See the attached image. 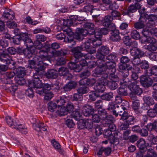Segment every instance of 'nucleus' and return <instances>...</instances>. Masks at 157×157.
Instances as JSON below:
<instances>
[{"mask_svg": "<svg viewBox=\"0 0 157 157\" xmlns=\"http://www.w3.org/2000/svg\"><path fill=\"white\" fill-rule=\"evenodd\" d=\"M46 76L49 79H56L58 76L57 71L53 69H50L47 72Z\"/></svg>", "mask_w": 157, "mask_h": 157, "instance_id": "bb28decb", "label": "nucleus"}, {"mask_svg": "<svg viewBox=\"0 0 157 157\" xmlns=\"http://www.w3.org/2000/svg\"><path fill=\"white\" fill-rule=\"evenodd\" d=\"M50 32L51 29L49 28L45 27L36 29L33 30V33L34 34L43 32H44L46 33H49Z\"/></svg>", "mask_w": 157, "mask_h": 157, "instance_id": "a18cd8bd", "label": "nucleus"}, {"mask_svg": "<svg viewBox=\"0 0 157 157\" xmlns=\"http://www.w3.org/2000/svg\"><path fill=\"white\" fill-rule=\"evenodd\" d=\"M98 65L97 67H100L106 69L107 70H109V69L111 67V71L114 72L115 71L114 66H116L115 63L112 62H105L104 59L97 60V62Z\"/></svg>", "mask_w": 157, "mask_h": 157, "instance_id": "0eeeda50", "label": "nucleus"}, {"mask_svg": "<svg viewBox=\"0 0 157 157\" xmlns=\"http://www.w3.org/2000/svg\"><path fill=\"white\" fill-rule=\"evenodd\" d=\"M41 89H42L41 90L42 93L41 94L40 93V92L37 93V94L40 95H44V93L49 92V91L50 89H52L51 84H49L48 83L44 84V85H43Z\"/></svg>", "mask_w": 157, "mask_h": 157, "instance_id": "79ce46f5", "label": "nucleus"}, {"mask_svg": "<svg viewBox=\"0 0 157 157\" xmlns=\"http://www.w3.org/2000/svg\"><path fill=\"white\" fill-rule=\"evenodd\" d=\"M105 87L103 85H102L98 82L96 83V85L94 86V89L97 92L102 93L105 89Z\"/></svg>", "mask_w": 157, "mask_h": 157, "instance_id": "37998d69", "label": "nucleus"}, {"mask_svg": "<svg viewBox=\"0 0 157 157\" xmlns=\"http://www.w3.org/2000/svg\"><path fill=\"white\" fill-rule=\"evenodd\" d=\"M57 106L56 103L52 101H50L48 104V109L50 112H53L56 109Z\"/></svg>", "mask_w": 157, "mask_h": 157, "instance_id": "13d9d810", "label": "nucleus"}, {"mask_svg": "<svg viewBox=\"0 0 157 157\" xmlns=\"http://www.w3.org/2000/svg\"><path fill=\"white\" fill-rule=\"evenodd\" d=\"M89 88L86 86H82L78 88L77 90L78 92L81 94H86L89 92Z\"/></svg>", "mask_w": 157, "mask_h": 157, "instance_id": "3c124183", "label": "nucleus"}, {"mask_svg": "<svg viewBox=\"0 0 157 157\" xmlns=\"http://www.w3.org/2000/svg\"><path fill=\"white\" fill-rule=\"evenodd\" d=\"M68 51L65 49H61L60 51L56 52V54L59 56L57 59V64L58 65H62L65 64L66 62V60L64 57H63L62 56H64L67 54Z\"/></svg>", "mask_w": 157, "mask_h": 157, "instance_id": "1a4fd4ad", "label": "nucleus"}, {"mask_svg": "<svg viewBox=\"0 0 157 157\" xmlns=\"http://www.w3.org/2000/svg\"><path fill=\"white\" fill-rule=\"evenodd\" d=\"M117 81H110L108 84V86L110 89L114 90L117 89L118 86V84L117 83Z\"/></svg>", "mask_w": 157, "mask_h": 157, "instance_id": "680f3d73", "label": "nucleus"}, {"mask_svg": "<svg viewBox=\"0 0 157 157\" xmlns=\"http://www.w3.org/2000/svg\"><path fill=\"white\" fill-rule=\"evenodd\" d=\"M131 70L127 69L119 71L121 73V75L123 77V84L124 85H128V82H129V80L127 78L129 75V71Z\"/></svg>", "mask_w": 157, "mask_h": 157, "instance_id": "412c9836", "label": "nucleus"}, {"mask_svg": "<svg viewBox=\"0 0 157 157\" xmlns=\"http://www.w3.org/2000/svg\"><path fill=\"white\" fill-rule=\"evenodd\" d=\"M144 74L147 76L157 75V66L153 65L148 70L144 71Z\"/></svg>", "mask_w": 157, "mask_h": 157, "instance_id": "a878e982", "label": "nucleus"}, {"mask_svg": "<svg viewBox=\"0 0 157 157\" xmlns=\"http://www.w3.org/2000/svg\"><path fill=\"white\" fill-rule=\"evenodd\" d=\"M113 119L114 118L112 115H108L101 120L102 121L103 125L106 127L109 124L112 123L113 122Z\"/></svg>", "mask_w": 157, "mask_h": 157, "instance_id": "e433bc0d", "label": "nucleus"}, {"mask_svg": "<svg viewBox=\"0 0 157 157\" xmlns=\"http://www.w3.org/2000/svg\"><path fill=\"white\" fill-rule=\"evenodd\" d=\"M132 67L128 64H125L120 63L119 64L118 71H119L127 69L132 70Z\"/></svg>", "mask_w": 157, "mask_h": 157, "instance_id": "09e8293b", "label": "nucleus"}, {"mask_svg": "<svg viewBox=\"0 0 157 157\" xmlns=\"http://www.w3.org/2000/svg\"><path fill=\"white\" fill-rule=\"evenodd\" d=\"M114 135L112 136L110 138V144H113V146L114 147L115 146L119 145L120 146H122L119 144V142L118 139L120 138L122 136L121 134L119 132H115L114 133Z\"/></svg>", "mask_w": 157, "mask_h": 157, "instance_id": "4468645a", "label": "nucleus"}, {"mask_svg": "<svg viewBox=\"0 0 157 157\" xmlns=\"http://www.w3.org/2000/svg\"><path fill=\"white\" fill-rule=\"evenodd\" d=\"M21 41H23L27 47H30L33 45V42L29 38L28 34L25 33H21L19 35Z\"/></svg>", "mask_w": 157, "mask_h": 157, "instance_id": "ddd939ff", "label": "nucleus"}, {"mask_svg": "<svg viewBox=\"0 0 157 157\" xmlns=\"http://www.w3.org/2000/svg\"><path fill=\"white\" fill-rule=\"evenodd\" d=\"M128 125H132L136 122V121L134 117L129 115L128 118L125 120Z\"/></svg>", "mask_w": 157, "mask_h": 157, "instance_id": "0e129e2a", "label": "nucleus"}, {"mask_svg": "<svg viewBox=\"0 0 157 157\" xmlns=\"http://www.w3.org/2000/svg\"><path fill=\"white\" fill-rule=\"evenodd\" d=\"M142 34L145 37H148L150 34L157 36V29L153 28L152 29H148L147 31L144 30L142 31Z\"/></svg>", "mask_w": 157, "mask_h": 157, "instance_id": "c756f323", "label": "nucleus"}, {"mask_svg": "<svg viewBox=\"0 0 157 157\" xmlns=\"http://www.w3.org/2000/svg\"><path fill=\"white\" fill-rule=\"evenodd\" d=\"M144 41V42L150 43L146 48L149 51L151 52L156 51L157 49V44L156 40L153 37H149Z\"/></svg>", "mask_w": 157, "mask_h": 157, "instance_id": "6e6552de", "label": "nucleus"}, {"mask_svg": "<svg viewBox=\"0 0 157 157\" xmlns=\"http://www.w3.org/2000/svg\"><path fill=\"white\" fill-rule=\"evenodd\" d=\"M86 51L89 54L85 55L84 58L86 60L94 59V57L91 54H94L96 52V48L94 47H90Z\"/></svg>", "mask_w": 157, "mask_h": 157, "instance_id": "72a5a7b5", "label": "nucleus"}, {"mask_svg": "<svg viewBox=\"0 0 157 157\" xmlns=\"http://www.w3.org/2000/svg\"><path fill=\"white\" fill-rule=\"evenodd\" d=\"M83 49V48L82 46H77L71 49V51L75 58V62H78L79 59L83 57L84 58L85 55L81 52Z\"/></svg>", "mask_w": 157, "mask_h": 157, "instance_id": "39448f33", "label": "nucleus"}, {"mask_svg": "<svg viewBox=\"0 0 157 157\" xmlns=\"http://www.w3.org/2000/svg\"><path fill=\"white\" fill-rule=\"evenodd\" d=\"M15 75L13 72H7L2 75L1 79V81L5 84H11L12 83V81L11 79L13 78Z\"/></svg>", "mask_w": 157, "mask_h": 157, "instance_id": "9b49d317", "label": "nucleus"}, {"mask_svg": "<svg viewBox=\"0 0 157 157\" xmlns=\"http://www.w3.org/2000/svg\"><path fill=\"white\" fill-rule=\"evenodd\" d=\"M58 72L60 76H69L70 73L68 69L65 67H62L58 70Z\"/></svg>", "mask_w": 157, "mask_h": 157, "instance_id": "58836bf2", "label": "nucleus"}, {"mask_svg": "<svg viewBox=\"0 0 157 157\" xmlns=\"http://www.w3.org/2000/svg\"><path fill=\"white\" fill-rule=\"evenodd\" d=\"M143 100L144 103L148 106L152 105L154 103V100L150 97L144 96L143 97Z\"/></svg>", "mask_w": 157, "mask_h": 157, "instance_id": "603ef678", "label": "nucleus"}, {"mask_svg": "<svg viewBox=\"0 0 157 157\" xmlns=\"http://www.w3.org/2000/svg\"><path fill=\"white\" fill-rule=\"evenodd\" d=\"M98 50L106 55L109 54L110 51L109 48L106 46H101L98 48Z\"/></svg>", "mask_w": 157, "mask_h": 157, "instance_id": "6e6d98bb", "label": "nucleus"}, {"mask_svg": "<svg viewBox=\"0 0 157 157\" xmlns=\"http://www.w3.org/2000/svg\"><path fill=\"white\" fill-rule=\"evenodd\" d=\"M102 2L103 4L105 5H109V7L111 10L117 9L118 7L116 3H114L111 4L112 3V0H102Z\"/></svg>", "mask_w": 157, "mask_h": 157, "instance_id": "49530a36", "label": "nucleus"}, {"mask_svg": "<svg viewBox=\"0 0 157 157\" xmlns=\"http://www.w3.org/2000/svg\"><path fill=\"white\" fill-rule=\"evenodd\" d=\"M108 70L97 67L95 69L93 75L95 77H98L101 75H104L105 73H107Z\"/></svg>", "mask_w": 157, "mask_h": 157, "instance_id": "4be33fe9", "label": "nucleus"}, {"mask_svg": "<svg viewBox=\"0 0 157 157\" xmlns=\"http://www.w3.org/2000/svg\"><path fill=\"white\" fill-rule=\"evenodd\" d=\"M110 40L113 42H119L121 39L119 31L117 29L110 33Z\"/></svg>", "mask_w": 157, "mask_h": 157, "instance_id": "6ab92c4d", "label": "nucleus"}, {"mask_svg": "<svg viewBox=\"0 0 157 157\" xmlns=\"http://www.w3.org/2000/svg\"><path fill=\"white\" fill-rule=\"evenodd\" d=\"M16 72L20 77H23L25 75V70L24 67H20L17 68Z\"/></svg>", "mask_w": 157, "mask_h": 157, "instance_id": "8fccbe9b", "label": "nucleus"}, {"mask_svg": "<svg viewBox=\"0 0 157 157\" xmlns=\"http://www.w3.org/2000/svg\"><path fill=\"white\" fill-rule=\"evenodd\" d=\"M14 126L13 128L18 130L22 134L25 135L27 133L26 128L24 125L17 122Z\"/></svg>", "mask_w": 157, "mask_h": 157, "instance_id": "cd10ccee", "label": "nucleus"}, {"mask_svg": "<svg viewBox=\"0 0 157 157\" xmlns=\"http://www.w3.org/2000/svg\"><path fill=\"white\" fill-rule=\"evenodd\" d=\"M150 76L145 74V75H142L140 77V83L145 87L148 88L152 85V79Z\"/></svg>", "mask_w": 157, "mask_h": 157, "instance_id": "9d476101", "label": "nucleus"}, {"mask_svg": "<svg viewBox=\"0 0 157 157\" xmlns=\"http://www.w3.org/2000/svg\"><path fill=\"white\" fill-rule=\"evenodd\" d=\"M33 126L35 130L39 132L42 131H46L47 130V127L44 123L40 121H37L36 123H33Z\"/></svg>", "mask_w": 157, "mask_h": 157, "instance_id": "f3484780", "label": "nucleus"}, {"mask_svg": "<svg viewBox=\"0 0 157 157\" xmlns=\"http://www.w3.org/2000/svg\"><path fill=\"white\" fill-rule=\"evenodd\" d=\"M35 58H36V57L34 56L32 59L28 60V66L31 68H34L35 70L36 73L40 74L41 71L44 70L45 67L44 66H43V69H38L39 68H38V66L40 67V65L39 64V61L37 59V60H35Z\"/></svg>", "mask_w": 157, "mask_h": 157, "instance_id": "423d86ee", "label": "nucleus"}, {"mask_svg": "<svg viewBox=\"0 0 157 157\" xmlns=\"http://www.w3.org/2000/svg\"><path fill=\"white\" fill-rule=\"evenodd\" d=\"M113 94L112 92H109L104 94L101 96V98L103 100L107 101L112 100V99L113 98Z\"/></svg>", "mask_w": 157, "mask_h": 157, "instance_id": "ea45409f", "label": "nucleus"}, {"mask_svg": "<svg viewBox=\"0 0 157 157\" xmlns=\"http://www.w3.org/2000/svg\"><path fill=\"white\" fill-rule=\"evenodd\" d=\"M38 51H36V55L34 56L36 58H35V60L38 59L39 61V64L40 66H38L39 69L43 68V66L45 67L48 65V63L50 62L49 59L48 57V53L47 52L44 50L39 49Z\"/></svg>", "mask_w": 157, "mask_h": 157, "instance_id": "7ed1b4c3", "label": "nucleus"}, {"mask_svg": "<svg viewBox=\"0 0 157 157\" xmlns=\"http://www.w3.org/2000/svg\"><path fill=\"white\" fill-rule=\"evenodd\" d=\"M82 114L86 117L92 115L94 112V109L93 107L90 105H85L82 107Z\"/></svg>", "mask_w": 157, "mask_h": 157, "instance_id": "dca6fc26", "label": "nucleus"}, {"mask_svg": "<svg viewBox=\"0 0 157 157\" xmlns=\"http://www.w3.org/2000/svg\"><path fill=\"white\" fill-rule=\"evenodd\" d=\"M124 43L127 46H132L133 44L137 45V43L135 41L132 42L131 38L129 36H125L123 39Z\"/></svg>", "mask_w": 157, "mask_h": 157, "instance_id": "a19ab883", "label": "nucleus"}, {"mask_svg": "<svg viewBox=\"0 0 157 157\" xmlns=\"http://www.w3.org/2000/svg\"><path fill=\"white\" fill-rule=\"evenodd\" d=\"M36 50V49H34L33 48H31L29 49L25 48L23 55L25 58H30L32 57L33 54H35Z\"/></svg>", "mask_w": 157, "mask_h": 157, "instance_id": "473e14b6", "label": "nucleus"}, {"mask_svg": "<svg viewBox=\"0 0 157 157\" xmlns=\"http://www.w3.org/2000/svg\"><path fill=\"white\" fill-rule=\"evenodd\" d=\"M0 60L6 64H10L13 61L9 55L5 53H2L0 55Z\"/></svg>", "mask_w": 157, "mask_h": 157, "instance_id": "aec40b11", "label": "nucleus"}, {"mask_svg": "<svg viewBox=\"0 0 157 157\" xmlns=\"http://www.w3.org/2000/svg\"><path fill=\"white\" fill-rule=\"evenodd\" d=\"M130 52L132 56L142 57L144 55V52L141 50L136 48H133L130 49Z\"/></svg>", "mask_w": 157, "mask_h": 157, "instance_id": "b1692460", "label": "nucleus"}, {"mask_svg": "<svg viewBox=\"0 0 157 157\" xmlns=\"http://www.w3.org/2000/svg\"><path fill=\"white\" fill-rule=\"evenodd\" d=\"M92 32L90 33L88 32L87 37H94L96 39L101 40L102 37L100 29H92Z\"/></svg>", "mask_w": 157, "mask_h": 157, "instance_id": "a211bd4d", "label": "nucleus"}, {"mask_svg": "<svg viewBox=\"0 0 157 157\" xmlns=\"http://www.w3.org/2000/svg\"><path fill=\"white\" fill-rule=\"evenodd\" d=\"M93 6L91 4L87 3L85 4L83 10L86 13L90 12L91 15H92L93 12H94L95 10L93 8Z\"/></svg>", "mask_w": 157, "mask_h": 157, "instance_id": "4c0bfd02", "label": "nucleus"}, {"mask_svg": "<svg viewBox=\"0 0 157 157\" xmlns=\"http://www.w3.org/2000/svg\"><path fill=\"white\" fill-rule=\"evenodd\" d=\"M147 154L144 157H156L157 154L152 149H149L147 152Z\"/></svg>", "mask_w": 157, "mask_h": 157, "instance_id": "774afa93", "label": "nucleus"}, {"mask_svg": "<svg viewBox=\"0 0 157 157\" xmlns=\"http://www.w3.org/2000/svg\"><path fill=\"white\" fill-rule=\"evenodd\" d=\"M82 78L79 81V83L81 85L92 86L95 82V81H94V82L91 81L90 79L86 78Z\"/></svg>", "mask_w": 157, "mask_h": 157, "instance_id": "f704fd0d", "label": "nucleus"}, {"mask_svg": "<svg viewBox=\"0 0 157 157\" xmlns=\"http://www.w3.org/2000/svg\"><path fill=\"white\" fill-rule=\"evenodd\" d=\"M77 83L74 81H71L65 84L61 89L65 92L70 91L72 89H74L77 86Z\"/></svg>", "mask_w": 157, "mask_h": 157, "instance_id": "5701e85b", "label": "nucleus"}, {"mask_svg": "<svg viewBox=\"0 0 157 157\" xmlns=\"http://www.w3.org/2000/svg\"><path fill=\"white\" fill-rule=\"evenodd\" d=\"M117 55L115 53L110 54L106 57V59L110 61L109 62L113 63H115V62L117 60Z\"/></svg>", "mask_w": 157, "mask_h": 157, "instance_id": "4d7b16f0", "label": "nucleus"}, {"mask_svg": "<svg viewBox=\"0 0 157 157\" xmlns=\"http://www.w3.org/2000/svg\"><path fill=\"white\" fill-rule=\"evenodd\" d=\"M109 75L107 73H105L102 75V76L99 78L98 79V82L104 86L108 85L109 81H108V78Z\"/></svg>", "mask_w": 157, "mask_h": 157, "instance_id": "c9c22d12", "label": "nucleus"}, {"mask_svg": "<svg viewBox=\"0 0 157 157\" xmlns=\"http://www.w3.org/2000/svg\"><path fill=\"white\" fill-rule=\"evenodd\" d=\"M112 132L109 129H107L104 130V136L105 138H107L108 139L109 141L110 144V138H112L113 135Z\"/></svg>", "mask_w": 157, "mask_h": 157, "instance_id": "e2e57ef3", "label": "nucleus"}, {"mask_svg": "<svg viewBox=\"0 0 157 157\" xmlns=\"http://www.w3.org/2000/svg\"><path fill=\"white\" fill-rule=\"evenodd\" d=\"M56 113L59 116H63L67 114L66 108L64 107H58Z\"/></svg>", "mask_w": 157, "mask_h": 157, "instance_id": "de8ad7c7", "label": "nucleus"}, {"mask_svg": "<svg viewBox=\"0 0 157 157\" xmlns=\"http://www.w3.org/2000/svg\"><path fill=\"white\" fill-rule=\"evenodd\" d=\"M140 4L138 3L130 5L128 8L124 7L121 10V12L124 15L130 16V14L136 12L141 8Z\"/></svg>", "mask_w": 157, "mask_h": 157, "instance_id": "20e7f679", "label": "nucleus"}, {"mask_svg": "<svg viewBox=\"0 0 157 157\" xmlns=\"http://www.w3.org/2000/svg\"><path fill=\"white\" fill-rule=\"evenodd\" d=\"M43 71H41L40 74L36 73L35 72L33 76L32 80L28 81V86L30 88H33L35 90L36 93H42L41 87L43 86V83L40 79V75L43 74Z\"/></svg>", "mask_w": 157, "mask_h": 157, "instance_id": "f03ea898", "label": "nucleus"}, {"mask_svg": "<svg viewBox=\"0 0 157 157\" xmlns=\"http://www.w3.org/2000/svg\"><path fill=\"white\" fill-rule=\"evenodd\" d=\"M137 83L136 81L131 82L128 87L131 92H132L133 93H136L138 95H140L142 93L143 90L137 84Z\"/></svg>", "mask_w": 157, "mask_h": 157, "instance_id": "f8f14e48", "label": "nucleus"}, {"mask_svg": "<svg viewBox=\"0 0 157 157\" xmlns=\"http://www.w3.org/2000/svg\"><path fill=\"white\" fill-rule=\"evenodd\" d=\"M83 98L82 95L78 92L77 93L75 94L73 96L72 100L73 101H76L75 103V107H77L76 109L80 110L82 107V104L78 102L79 101H81Z\"/></svg>", "mask_w": 157, "mask_h": 157, "instance_id": "2eb2a0df", "label": "nucleus"}, {"mask_svg": "<svg viewBox=\"0 0 157 157\" xmlns=\"http://www.w3.org/2000/svg\"><path fill=\"white\" fill-rule=\"evenodd\" d=\"M67 99L66 97L62 96L59 98V99L56 100V104L58 107H62L66 102Z\"/></svg>", "mask_w": 157, "mask_h": 157, "instance_id": "c03bdc74", "label": "nucleus"}, {"mask_svg": "<svg viewBox=\"0 0 157 157\" xmlns=\"http://www.w3.org/2000/svg\"><path fill=\"white\" fill-rule=\"evenodd\" d=\"M2 17L8 20L13 19L14 17V15L13 12L10 13V12H4L3 13Z\"/></svg>", "mask_w": 157, "mask_h": 157, "instance_id": "052dcab7", "label": "nucleus"}, {"mask_svg": "<svg viewBox=\"0 0 157 157\" xmlns=\"http://www.w3.org/2000/svg\"><path fill=\"white\" fill-rule=\"evenodd\" d=\"M113 18L111 16L108 15L105 16L104 18L103 26H106L108 24L111 23Z\"/></svg>", "mask_w": 157, "mask_h": 157, "instance_id": "5fc2aeb1", "label": "nucleus"}, {"mask_svg": "<svg viewBox=\"0 0 157 157\" xmlns=\"http://www.w3.org/2000/svg\"><path fill=\"white\" fill-rule=\"evenodd\" d=\"M115 71L114 72H113L111 70V67L110 68L108 71V74L109 75V78L112 81H118L119 78L117 75L115 74L116 70L115 68V66H114Z\"/></svg>", "mask_w": 157, "mask_h": 157, "instance_id": "c85d7f7f", "label": "nucleus"}, {"mask_svg": "<svg viewBox=\"0 0 157 157\" xmlns=\"http://www.w3.org/2000/svg\"><path fill=\"white\" fill-rule=\"evenodd\" d=\"M136 146L137 147H151V145H150V144L151 145V143L150 142H147L145 141L143 139H140L136 143Z\"/></svg>", "mask_w": 157, "mask_h": 157, "instance_id": "393cba45", "label": "nucleus"}, {"mask_svg": "<svg viewBox=\"0 0 157 157\" xmlns=\"http://www.w3.org/2000/svg\"><path fill=\"white\" fill-rule=\"evenodd\" d=\"M85 125V128L89 129H91L93 126V123L91 120H84Z\"/></svg>", "mask_w": 157, "mask_h": 157, "instance_id": "69168bd1", "label": "nucleus"}, {"mask_svg": "<svg viewBox=\"0 0 157 157\" xmlns=\"http://www.w3.org/2000/svg\"><path fill=\"white\" fill-rule=\"evenodd\" d=\"M127 85L123 84L122 86H121L117 89V92L119 95L122 96H125L128 95Z\"/></svg>", "mask_w": 157, "mask_h": 157, "instance_id": "2f4dec72", "label": "nucleus"}, {"mask_svg": "<svg viewBox=\"0 0 157 157\" xmlns=\"http://www.w3.org/2000/svg\"><path fill=\"white\" fill-rule=\"evenodd\" d=\"M6 122L7 124L10 127H12V128H14V125L16 123V122H13L11 117L9 116H7L6 117Z\"/></svg>", "mask_w": 157, "mask_h": 157, "instance_id": "338daca9", "label": "nucleus"}, {"mask_svg": "<svg viewBox=\"0 0 157 157\" xmlns=\"http://www.w3.org/2000/svg\"><path fill=\"white\" fill-rule=\"evenodd\" d=\"M75 63L70 62L68 63V68L71 70H72L76 72H79L82 70V66H78V64H76Z\"/></svg>", "mask_w": 157, "mask_h": 157, "instance_id": "7c9ffc66", "label": "nucleus"}, {"mask_svg": "<svg viewBox=\"0 0 157 157\" xmlns=\"http://www.w3.org/2000/svg\"><path fill=\"white\" fill-rule=\"evenodd\" d=\"M87 38L90 40L93 45L95 47L100 46L101 44L100 40L96 39L94 37H87Z\"/></svg>", "mask_w": 157, "mask_h": 157, "instance_id": "864d4df0", "label": "nucleus"}, {"mask_svg": "<svg viewBox=\"0 0 157 157\" xmlns=\"http://www.w3.org/2000/svg\"><path fill=\"white\" fill-rule=\"evenodd\" d=\"M67 35V37L64 39L66 42L71 44V46L75 44V42L74 39L79 41L82 40L84 39V37L88 36V31L85 29L77 28L75 33L72 31L70 28H67L64 30Z\"/></svg>", "mask_w": 157, "mask_h": 157, "instance_id": "f257e3e1", "label": "nucleus"}, {"mask_svg": "<svg viewBox=\"0 0 157 157\" xmlns=\"http://www.w3.org/2000/svg\"><path fill=\"white\" fill-rule=\"evenodd\" d=\"M139 151L136 153V157H143L144 154L147 151V148H139Z\"/></svg>", "mask_w": 157, "mask_h": 157, "instance_id": "bf43d9fd", "label": "nucleus"}]
</instances>
